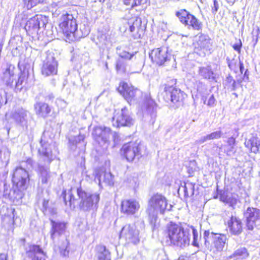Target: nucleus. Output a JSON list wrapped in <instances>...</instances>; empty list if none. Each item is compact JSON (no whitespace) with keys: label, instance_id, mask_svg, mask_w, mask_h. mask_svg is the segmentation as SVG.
<instances>
[{"label":"nucleus","instance_id":"36","mask_svg":"<svg viewBox=\"0 0 260 260\" xmlns=\"http://www.w3.org/2000/svg\"><path fill=\"white\" fill-rule=\"evenodd\" d=\"M19 124L23 128L27 126V112L23 109L17 111V125Z\"/></svg>","mask_w":260,"mask_h":260},{"label":"nucleus","instance_id":"42","mask_svg":"<svg viewBox=\"0 0 260 260\" xmlns=\"http://www.w3.org/2000/svg\"><path fill=\"white\" fill-rule=\"evenodd\" d=\"M201 100L203 101V103L208 107L212 108L214 107L216 105V100L214 94H211L208 98L206 94L201 95Z\"/></svg>","mask_w":260,"mask_h":260},{"label":"nucleus","instance_id":"1","mask_svg":"<svg viewBox=\"0 0 260 260\" xmlns=\"http://www.w3.org/2000/svg\"><path fill=\"white\" fill-rule=\"evenodd\" d=\"M62 196L66 206L74 209L78 205L83 211L96 210L100 199L99 194L86 191L81 187L72 188L68 192L64 190Z\"/></svg>","mask_w":260,"mask_h":260},{"label":"nucleus","instance_id":"19","mask_svg":"<svg viewBox=\"0 0 260 260\" xmlns=\"http://www.w3.org/2000/svg\"><path fill=\"white\" fill-rule=\"evenodd\" d=\"M139 208V204L135 200H125L121 202V212L128 215L134 214Z\"/></svg>","mask_w":260,"mask_h":260},{"label":"nucleus","instance_id":"10","mask_svg":"<svg viewBox=\"0 0 260 260\" xmlns=\"http://www.w3.org/2000/svg\"><path fill=\"white\" fill-rule=\"evenodd\" d=\"M142 146L137 142L126 143L121 148V154L129 162L133 161L135 158L139 159L142 156Z\"/></svg>","mask_w":260,"mask_h":260},{"label":"nucleus","instance_id":"48","mask_svg":"<svg viewBox=\"0 0 260 260\" xmlns=\"http://www.w3.org/2000/svg\"><path fill=\"white\" fill-rule=\"evenodd\" d=\"M124 5L134 8L146 2L147 0H121Z\"/></svg>","mask_w":260,"mask_h":260},{"label":"nucleus","instance_id":"7","mask_svg":"<svg viewBox=\"0 0 260 260\" xmlns=\"http://www.w3.org/2000/svg\"><path fill=\"white\" fill-rule=\"evenodd\" d=\"M117 90L129 104L139 102V99L142 96L139 89L124 82L120 83Z\"/></svg>","mask_w":260,"mask_h":260},{"label":"nucleus","instance_id":"49","mask_svg":"<svg viewBox=\"0 0 260 260\" xmlns=\"http://www.w3.org/2000/svg\"><path fill=\"white\" fill-rule=\"evenodd\" d=\"M24 7L27 10L30 9L38 4L41 2V0H23Z\"/></svg>","mask_w":260,"mask_h":260},{"label":"nucleus","instance_id":"21","mask_svg":"<svg viewBox=\"0 0 260 260\" xmlns=\"http://www.w3.org/2000/svg\"><path fill=\"white\" fill-rule=\"evenodd\" d=\"M142 20L141 18L139 17H133L128 20H125L124 22L123 27H120V30L121 31L124 32L128 31L131 32H133L135 30H138L140 27L141 26Z\"/></svg>","mask_w":260,"mask_h":260},{"label":"nucleus","instance_id":"17","mask_svg":"<svg viewBox=\"0 0 260 260\" xmlns=\"http://www.w3.org/2000/svg\"><path fill=\"white\" fill-rule=\"evenodd\" d=\"M95 182L98 181L100 187L102 184L111 186L114 184V176L110 172H106L103 169H96L92 175Z\"/></svg>","mask_w":260,"mask_h":260},{"label":"nucleus","instance_id":"57","mask_svg":"<svg viewBox=\"0 0 260 260\" xmlns=\"http://www.w3.org/2000/svg\"><path fill=\"white\" fill-rule=\"evenodd\" d=\"M207 141H209L207 135L201 137L199 139L196 141V143L197 144H202Z\"/></svg>","mask_w":260,"mask_h":260},{"label":"nucleus","instance_id":"27","mask_svg":"<svg viewBox=\"0 0 260 260\" xmlns=\"http://www.w3.org/2000/svg\"><path fill=\"white\" fill-rule=\"evenodd\" d=\"M26 254L31 260H45V254L42 248L38 245L30 246Z\"/></svg>","mask_w":260,"mask_h":260},{"label":"nucleus","instance_id":"32","mask_svg":"<svg viewBox=\"0 0 260 260\" xmlns=\"http://www.w3.org/2000/svg\"><path fill=\"white\" fill-rule=\"evenodd\" d=\"M64 6L65 3L62 0L53 2L51 5L53 16L58 17L60 15L61 16L63 14H65L66 12L63 10Z\"/></svg>","mask_w":260,"mask_h":260},{"label":"nucleus","instance_id":"2","mask_svg":"<svg viewBox=\"0 0 260 260\" xmlns=\"http://www.w3.org/2000/svg\"><path fill=\"white\" fill-rule=\"evenodd\" d=\"M165 234L170 243L175 246L184 248L189 244V230L184 229L181 224L170 222L166 225Z\"/></svg>","mask_w":260,"mask_h":260},{"label":"nucleus","instance_id":"59","mask_svg":"<svg viewBox=\"0 0 260 260\" xmlns=\"http://www.w3.org/2000/svg\"><path fill=\"white\" fill-rule=\"evenodd\" d=\"M54 96L53 93H49L45 97V100L46 101H52L54 99Z\"/></svg>","mask_w":260,"mask_h":260},{"label":"nucleus","instance_id":"63","mask_svg":"<svg viewBox=\"0 0 260 260\" xmlns=\"http://www.w3.org/2000/svg\"><path fill=\"white\" fill-rule=\"evenodd\" d=\"M214 148H216V151H217V153L218 154V155H220V151L221 149H222V147H219L217 145L215 144L213 146Z\"/></svg>","mask_w":260,"mask_h":260},{"label":"nucleus","instance_id":"46","mask_svg":"<svg viewBox=\"0 0 260 260\" xmlns=\"http://www.w3.org/2000/svg\"><path fill=\"white\" fill-rule=\"evenodd\" d=\"M69 241L67 239H65L62 243L59 245V249L61 255L63 256L68 255L69 252Z\"/></svg>","mask_w":260,"mask_h":260},{"label":"nucleus","instance_id":"24","mask_svg":"<svg viewBox=\"0 0 260 260\" xmlns=\"http://www.w3.org/2000/svg\"><path fill=\"white\" fill-rule=\"evenodd\" d=\"M198 74L202 79L210 81L214 80L216 78V74L210 65L199 67L198 68Z\"/></svg>","mask_w":260,"mask_h":260},{"label":"nucleus","instance_id":"44","mask_svg":"<svg viewBox=\"0 0 260 260\" xmlns=\"http://www.w3.org/2000/svg\"><path fill=\"white\" fill-rule=\"evenodd\" d=\"M10 156L9 149L4 146H0V159L3 162H8Z\"/></svg>","mask_w":260,"mask_h":260},{"label":"nucleus","instance_id":"16","mask_svg":"<svg viewBox=\"0 0 260 260\" xmlns=\"http://www.w3.org/2000/svg\"><path fill=\"white\" fill-rule=\"evenodd\" d=\"M149 56L152 62L159 66H161L170 60L171 57V54L168 53V48L166 47L153 49Z\"/></svg>","mask_w":260,"mask_h":260},{"label":"nucleus","instance_id":"3","mask_svg":"<svg viewBox=\"0 0 260 260\" xmlns=\"http://www.w3.org/2000/svg\"><path fill=\"white\" fill-rule=\"evenodd\" d=\"M173 205L168 204L167 198L161 194L156 193L150 199L147 212L152 228L155 226L158 214H164L166 211L172 210Z\"/></svg>","mask_w":260,"mask_h":260},{"label":"nucleus","instance_id":"8","mask_svg":"<svg viewBox=\"0 0 260 260\" xmlns=\"http://www.w3.org/2000/svg\"><path fill=\"white\" fill-rule=\"evenodd\" d=\"M226 241L225 235L205 231L204 232V245L206 247H209L212 244L217 251H222Z\"/></svg>","mask_w":260,"mask_h":260},{"label":"nucleus","instance_id":"54","mask_svg":"<svg viewBox=\"0 0 260 260\" xmlns=\"http://www.w3.org/2000/svg\"><path fill=\"white\" fill-rule=\"evenodd\" d=\"M228 67L231 70H234L236 68L237 61L234 59L230 60L229 57L226 58Z\"/></svg>","mask_w":260,"mask_h":260},{"label":"nucleus","instance_id":"39","mask_svg":"<svg viewBox=\"0 0 260 260\" xmlns=\"http://www.w3.org/2000/svg\"><path fill=\"white\" fill-rule=\"evenodd\" d=\"M98 249L97 256L99 260H111L110 252L105 246H100Z\"/></svg>","mask_w":260,"mask_h":260},{"label":"nucleus","instance_id":"64","mask_svg":"<svg viewBox=\"0 0 260 260\" xmlns=\"http://www.w3.org/2000/svg\"><path fill=\"white\" fill-rule=\"evenodd\" d=\"M7 254L5 253L0 254V260H7Z\"/></svg>","mask_w":260,"mask_h":260},{"label":"nucleus","instance_id":"29","mask_svg":"<svg viewBox=\"0 0 260 260\" xmlns=\"http://www.w3.org/2000/svg\"><path fill=\"white\" fill-rule=\"evenodd\" d=\"M85 136L79 134L78 136L69 139L71 149L74 150L77 147L84 149L85 147V143L84 141Z\"/></svg>","mask_w":260,"mask_h":260},{"label":"nucleus","instance_id":"60","mask_svg":"<svg viewBox=\"0 0 260 260\" xmlns=\"http://www.w3.org/2000/svg\"><path fill=\"white\" fill-rule=\"evenodd\" d=\"M234 79L231 76L229 75L226 78V82L229 84H232L233 81H234Z\"/></svg>","mask_w":260,"mask_h":260},{"label":"nucleus","instance_id":"20","mask_svg":"<svg viewBox=\"0 0 260 260\" xmlns=\"http://www.w3.org/2000/svg\"><path fill=\"white\" fill-rule=\"evenodd\" d=\"M229 231L232 235H239L242 232V223L238 217L232 215L227 221Z\"/></svg>","mask_w":260,"mask_h":260},{"label":"nucleus","instance_id":"40","mask_svg":"<svg viewBox=\"0 0 260 260\" xmlns=\"http://www.w3.org/2000/svg\"><path fill=\"white\" fill-rule=\"evenodd\" d=\"M185 26H188V28L191 27L194 30H200L202 29V23L194 16L192 15L187 24H186Z\"/></svg>","mask_w":260,"mask_h":260},{"label":"nucleus","instance_id":"15","mask_svg":"<svg viewBox=\"0 0 260 260\" xmlns=\"http://www.w3.org/2000/svg\"><path fill=\"white\" fill-rule=\"evenodd\" d=\"M111 134L109 127H95L92 133L94 140L104 148H107L109 145V139Z\"/></svg>","mask_w":260,"mask_h":260},{"label":"nucleus","instance_id":"11","mask_svg":"<svg viewBox=\"0 0 260 260\" xmlns=\"http://www.w3.org/2000/svg\"><path fill=\"white\" fill-rule=\"evenodd\" d=\"M119 237L127 243L137 244L140 241L139 231L135 224L125 225L120 231Z\"/></svg>","mask_w":260,"mask_h":260},{"label":"nucleus","instance_id":"25","mask_svg":"<svg viewBox=\"0 0 260 260\" xmlns=\"http://www.w3.org/2000/svg\"><path fill=\"white\" fill-rule=\"evenodd\" d=\"M34 108L36 114L44 118L48 117L51 111V108L48 104L41 102H37L34 105Z\"/></svg>","mask_w":260,"mask_h":260},{"label":"nucleus","instance_id":"47","mask_svg":"<svg viewBox=\"0 0 260 260\" xmlns=\"http://www.w3.org/2000/svg\"><path fill=\"white\" fill-rule=\"evenodd\" d=\"M18 67L20 69L21 73L17 80V88L18 87V84L21 85L23 82L26 81L28 74V70L25 68H23V71L22 70L21 67L19 65V63L18 64Z\"/></svg>","mask_w":260,"mask_h":260},{"label":"nucleus","instance_id":"45","mask_svg":"<svg viewBox=\"0 0 260 260\" xmlns=\"http://www.w3.org/2000/svg\"><path fill=\"white\" fill-rule=\"evenodd\" d=\"M128 65L126 60L118 58L116 61V69L118 72L124 73L127 70V66Z\"/></svg>","mask_w":260,"mask_h":260},{"label":"nucleus","instance_id":"52","mask_svg":"<svg viewBox=\"0 0 260 260\" xmlns=\"http://www.w3.org/2000/svg\"><path fill=\"white\" fill-rule=\"evenodd\" d=\"M224 149V152L228 156H231L235 152V147L230 146V145H224L222 146Z\"/></svg>","mask_w":260,"mask_h":260},{"label":"nucleus","instance_id":"62","mask_svg":"<svg viewBox=\"0 0 260 260\" xmlns=\"http://www.w3.org/2000/svg\"><path fill=\"white\" fill-rule=\"evenodd\" d=\"M239 69L241 74H243L244 70V66L243 63L241 61H239Z\"/></svg>","mask_w":260,"mask_h":260},{"label":"nucleus","instance_id":"12","mask_svg":"<svg viewBox=\"0 0 260 260\" xmlns=\"http://www.w3.org/2000/svg\"><path fill=\"white\" fill-rule=\"evenodd\" d=\"M164 99L173 104L180 105L184 99L185 93L180 89L173 85H166L164 90Z\"/></svg>","mask_w":260,"mask_h":260},{"label":"nucleus","instance_id":"13","mask_svg":"<svg viewBox=\"0 0 260 260\" xmlns=\"http://www.w3.org/2000/svg\"><path fill=\"white\" fill-rule=\"evenodd\" d=\"M113 125L116 127L130 126L134 124V120L130 115L127 108L124 107L120 112L114 114L112 119Z\"/></svg>","mask_w":260,"mask_h":260},{"label":"nucleus","instance_id":"53","mask_svg":"<svg viewBox=\"0 0 260 260\" xmlns=\"http://www.w3.org/2000/svg\"><path fill=\"white\" fill-rule=\"evenodd\" d=\"M242 46V44L241 40L240 39L237 40L236 42L232 45V47L234 48V49L235 51H237L238 53H240Z\"/></svg>","mask_w":260,"mask_h":260},{"label":"nucleus","instance_id":"34","mask_svg":"<svg viewBox=\"0 0 260 260\" xmlns=\"http://www.w3.org/2000/svg\"><path fill=\"white\" fill-rule=\"evenodd\" d=\"M89 32L90 29L88 26L84 24H81L80 25L79 29H78L77 28L76 30L74 31L73 35L74 38L73 39L72 41H75L80 39V38L85 37L89 34Z\"/></svg>","mask_w":260,"mask_h":260},{"label":"nucleus","instance_id":"14","mask_svg":"<svg viewBox=\"0 0 260 260\" xmlns=\"http://www.w3.org/2000/svg\"><path fill=\"white\" fill-rule=\"evenodd\" d=\"M244 216L246 219V226L249 230L252 231L254 228L260 227V209L248 207Z\"/></svg>","mask_w":260,"mask_h":260},{"label":"nucleus","instance_id":"41","mask_svg":"<svg viewBox=\"0 0 260 260\" xmlns=\"http://www.w3.org/2000/svg\"><path fill=\"white\" fill-rule=\"evenodd\" d=\"M116 53L121 59L128 60L129 62L137 54V52L129 53L125 50H121L120 47L116 48Z\"/></svg>","mask_w":260,"mask_h":260},{"label":"nucleus","instance_id":"22","mask_svg":"<svg viewBox=\"0 0 260 260\" xmlns=\"http://www.w3.org/2000/svg\"><path fill=\"white\" fill-rule=\"evenodd\" d=\"M156 103L150 95L145 94L144 96V107L146 109L148 114L150 115L152 123L154 122L156 117Z\"/></svg>","mask_w":260,"mask_h":260},{"label":"nucleus","instance_id":"37","mask_svg":"<svg viewBox=\"0 0 260 260\" xmlns=\"http://www.w3.org/2000/svg\"><path fill=\"white\" fill-rule=\"evenodd\" d=\"M175 15L178 18L180 22L185 25L187 24L192 14L185 9H181L176 12Z\"/></svg>","mask_w":260,"mask_h":260},{"label":"nucleus","instance_id":"18","mask_svg":"<svg viewBox=\"0 0 260 260\" xmlns=\"http://www.w3.org/2000/svg\"><path fill=\"white\" fill-rule=\"evenodd\" d=\"M58 63L51 54H48L44 60L42 68V73L45 76L56 75L57 72Z\"/></svg>","mask_w":260,"mask_h":260},{"label":"nucleus","instance_id":"56","mask_svg":"<svg viewBox=\"0 0 260 260\" xmlns=\"http://www.w3.org/2000/svg\"><path fill=\"white\" fill-rule=\"evenodd\" d=\"M219 8L218 2L216 0H213V6H212V12L215 14Z\"/></svg>","mask_w":260,"mask_h":260},{"label":"nucleus","instance_id":"28","mask_svg":"<svg viewBox=\"0 0 260 260\" xmlns=\"http://www.w3.org/2000/svg\"><path fill=\"white\" fill-rule=\"evenodd\" d=\"M128 66L132 73H140L143 66L142 57L137 54L128 62Z\"/></svg>","mask_w":260,"mask_h":260},{"label":"nucleus","instance_id":"33","mask_svg":"<svg viewBox=\"0 0 260 260\" xmlns=\"http://www.w3.org/2000/svg\"><path fill=\"white\" fill-rule=\"evenodd\" d=\"M197 44L201 49L205 51H210L212 47L209 37L205 35H201L199 37Z\"/></svg>","mask_w":260,"mask_h":260},{"label":"nucleus","instance_id":"61","mask_svg":"<svg viewBox=\"0 0 260 260\" xmlns=\"http://www.w3.org/2000/svg\"><path fill=\"white\" fill-rule=\"evenodd\" d=\"M238 84L236 82V80H234L232 84H231V89L232 90H235L238 86Z\"/></svg>","mask_w":260,"mask_h":260},{"label":"nucleus","instance_id":"6","mask_svg":"<svg viewBox=\"0 0 260 260\" xmlns=\"http://www.w3.org/2000/svg\"><path fill=\"white\" fill-rule=\"evenodd\" d=\"M33 162V160L31 158H28L26 161H22L19 167H17V172L21 171L22 172L21 180L17 182V197L22 198L23 196L22 191L27 188L29 180L27 170H29L32 168Z\"/></svg>","mask_w":260,"mask_h":260},{"label":"nucleus","instance_id":"55","mask_svg":"<svg viewBox=\"0 0 260 260\" xmlns=\"http://www.w3.org/2000/svg\"><path fill=\"white\" fill-rule=\"evenodd\" d=\"M56 104L57 106H60L61 108H64L67 107V103L61 99H57L56 101Z\"/></svg>","mask_w":260,"mask_h":260},{"label":"nucleus","instance_id":"9","mask_svg":"<svg viewBox=\"0 0 260 260\" xmlns=\"http://www.w3.org/2000/svg\"><path fill=\"white\" fill-rule=\"evenodd\" d=\"M47 22L46 16L36 15L27 21L24 28L29 35H34L38 34L40 30L44 28Z\"/></svg>","mask_w":260,"mask_h":260},{"label":"nucleus","instance_id":"51","mask_svg":"<svg viewBox=\"0 0 260 260\" xmlns=\"http://www.w3.org/2000/svg\"><path fill=\"white\" fill-rule=\"evenodd\" d=\"M156 254L157 255V257L155 260H168V256L164 250H158L156 252Z\"/></svg>","mask_w":260,"mask_h":260},{"label":"nucleus","instance_id":"23","mask_svg":"<svg viewBox=\"0 0 260 260\" xmlns=\"http://www.w3.org/2000/svg\"><path fill=\"white\" fill-rule=\"evenodd\" d=\"M51 230L50 231L51 238L54 242L55 239L61 235L66 229V223L63 222L51 220Z\"/></svg>","mask_w":260,"mask_h":260},{"label":"nucleus","instance_id":"38","mask_svg":"<svg viewBox=\"0 0 260 260\" xmlns=\"http://www.w3.org/2000/svg\"><path fill=\"white\" fill-rule=\"evenodd\" d=\"M192 230L193 240L192 245L194 246L199 248L200 246H202L204 244V237L203 239L201 238V234L199 236L197 230L193 226L189 227Z\"/></svg>","mask_w":260,"mask_h":260},{"label":"nucleus","instance_id":"4","mask_svg":"<svg viewBox=\"0 0 260 260\" xmlns=\"http://www.w3.org/2000/svg\"><path fill=\"white\" fill-rule=\"evenodd\" d=\"M41 147L38 149L40 155V163L38 169L40 174V178L42 183H47L51 177V172L48 167L41 164L43 162L44 165H49L54 159V157L52 153V146L48 142L42 138L40 141Z\"/></svg>","mask_w":260,"mask_h":260},{"label":"nucleus","instance_id":"26","mask_svg":"<svg viewBox=\"0 0 260 260\" xmlns=\"http://www.w3.org/2000/svg\"><path fill=\"white\" fill-rule=\"evenodd\" d=\"M219 199L221 202L228 204L233 209L238 202H240L239 196L236 193H228L223 192L220 194Z\"/></svg>","mask_w":260,"mask_h":260},{"label":"nucleus","instance_id":"50","mask_svg":"<svg viewBox=\"0 0 260 260\" xmlns=\"http://www.w3.org/2000/svg\"><path fill=\"white\" fill-rule=\"evenodd\" d=\"M207 135L209 140L218 139L221 137L222 133L220 131H217L213 132Z\"/></svg>","mask_w":260,"mask_h":260},{"label":"nucleus","instance_id":"43","mask_svg":"<svg viewBox=\"0 0 260 260\" xmlns=\"http://www.w3.org/2000/svg\"><path fill=\"white\" fill-rule=\"evenodd\" d=\"M195 184L191 182H187L185 183L183 187V191L185 197H189L193 195Z\"/></svg>","mask_w":260,"mask_h":260},{"label":"nucleus","instance_id":"58","mask_svg":"<svg viewBox=\"0 0 260 260\" xmlns=\"http://www.w3.org/2000/svg\"><path fill=\"white\" fill-rule=\"evenodd\" d=\"M235 142H236L235 139L234 138H233V137H231L228 139V141H227V143H228L227 145H230V146L235 147Z\"/></svg>","mask_w":260,"mask_h":260},{"label":"nucleus","instance_id":"30","mask_svg":"<svg viewBox=\"0 0 260 260\" xmlns=\"http://www.w3.org/2000/svg\"><path fill=\"white\" fill-rule=\"evenodd\" d=\"M245 145L252 152L256 153L260 148V139L256 136H252L245 142Z\"/></svg>","mask_w":260,"mask_h":260},{"label":"nucleus","instance_id":"5","mask_svg":"<svg viewBox=\"0 0 260 260\" xmlns=\"http://www.w3.org/2000/svg\"><path fill=\"white\" fill-rule=\"evenodd\" d=\"M60 20L59 27L66 39L69 41H73L74 38L73 34L78 26L76 18L72 14L66 12L61 15Z\"/></svg>","mask_w":260,"mask_h":260},{"label":"nucleus","instance_id":"35","mask_svg":"<svg viewBox=\"0 0 260 260\" xmlns=\"http://www.w3.org/2000/svg\"><path fill=\"white\" fill-rule=\"evenodd\" d=\"M248 255L247 250L244 247H242L235 250L228 258H233L234 260H242L247 258Z\"/></svg>","mask_w":260,"mask_h":260},{"label":"nucleus","instance_id":"31","mask_svg":"<svg viewBox=\"0 0 260 260\" xmlns=\"http://www.w3.org/2000/svg\"><path fill=\"white\" fill-rule=\"evenodd\" d=\"M15 67L11 64L7 69L5 73V78L9 77L8 79L6 80L7 85L16 88V80L15 78Z\"/></svg>","mask_w":260,"mask_h":260}]
</instances>
